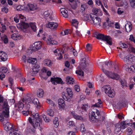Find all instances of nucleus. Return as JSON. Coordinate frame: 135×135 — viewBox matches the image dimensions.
<instances>
[{
    "label": "nucleus",
    "instance_id": "f257e3e1",
    "mask_svg": "<svg viewBox=\"0 0 135 135\" xmlns=\"http://www.w3.org/2000/svg\"><path fill=\"white\" fill-rule=\"evenodd\" d=\"M4 129L7 131H10L9 135H21V132L17 130H15V127L13 125L8 122L4 123Z\"/></svg>",
    "mask_w": 135,
    "mask_h": 135
},
{
    "label": "nucleus",
    "instance_id": "f03ea898",
    "mask_svg": "<svg viewBox=\"0 0 135 135\" xmlns=\"http://www.w3.org/2000/svg\"><path fill=\"white\" fill-rule=\"evenodd\" d=\"M2 111L0 115V120L2 121L4 117L8 118L9 117V106L7 101L3 102L2 106Z\"/></svg>",
    "mask_w": 135,
    "mask_h": 135
},
{
    "label": "nucleus",
    "instance_id": "7ed1b4c3",
    "mask_svg": "<svg viewBox=\"0 0 135 135\" xmlns=\"http://www.w3.org/2000/svg\"><path fill=\"white\" fill-rule=\"evenodd\" d=\"M94 35L97 39L106 42V44L109 45H112V39L110 36L107 35L105 36L104 34L97 32H95Z\"/></svg>",
    "mask_w": 135,
    "mask_h": 135
},
{
    "label": "nucleus",
    "instance_id": "20e7f679",
    "mask_svg": "<svg viewBox=\"0 0 135 135\" xmlns=\"http://www.w3.org/2000/svg\"><path fill=\"white\" fill-rule=\"evenodd\" d=\"M32 117L33 118V120H35L36 122L35 124L32 122V119L30 117H29L28 120L30 123L32 125L33 127L35 128V127H37L38 125H40V123H41L42 122V119L40 118L39 114L38 113H33L31 114Z\"/></svg>",
    "mask_w": 135,
    "mask_h": 135
},
{
    "label": "nucleus",
    "instance_id": "39448f33",
    "mask_svg": "<svg viewBox=\"0 0 135 135\" xmlns=\"http://www.w3.org/2000/svg\"><path fill=\"white\" fill-rule=\"evenodd\" d=\"M30 26L33 31H36V27L35 23H34L30 22L29 24H28L24 22H22L17 26L18 28H20L22 29H26L29 27Z\"/></svg>",
    "mask_w": 135,
    "mask_h": 135
},
{
    "label": "nucleus",
    "instance_id": "423d86ee",
    "mask_svg": "<svg viewBox=\"0 0 135 135\" xmlns=\"http://www.w3.org/2000/svg\"><path fill=\"white\" fill-rule=\"evenodd\" d=\"M100 115V113L98 110H96L95 111L93 112L89 116V120L93 123L99 121Z\"/></svg>",
    "mask_w": 135,
    "mask_h": 135
},
{
    "label": "nucleus",
    "instance_id": "0eeeda50",
    "mask_svg": "<svg viewBox=\"0 0 135 135\" xmlns=\"http://www.w3.org/2000/svg\"><path fill=\"white\" fill-rule=\"evenodd\" d=\"M66 93H63V98L65 100L70 102L71 100L70 99L73 96V94L71 89L69 88H68L66 90Z\"/></svg>",
    "mask_w": 135,
    "mask_h": 135
},
{
    "label": "nucleus",
    "instance_id": "6e6552de",
    "mask_svg": "<svg viewBox=\"0 0 135 135\" xmlns=\"http://www.w3.org/2000/svg\"><path fill=\"white\" fill-rule=\"evenodd\" d=\"M102 70L106 75L112 79L118 80L119 78V75L116 73H112L103 68L102 69Z\"/></svg>",
    "mask_w": 135,
    "mask_h": 135
},
{
    "label": "nucleus",
    "instance_id": "1a4fd4ad",
    "mask_svg": "<svg viewBox=\"0 0 135 135\" xmlns=\"http://www.w3.org/2000/svg\"><path fill=\"white\" fill-rule=\"evenodd\" d=\"M90 17L92 20V23L95 25L100 26L101 20L100 18L95 16L94 14L91 13L90 14Z\"/></svg>",
    "mask_w": 135,
    "mask_h": 135
},
{
    "label": "nucleus",
    "instance_id": "9d476101",
    "mask_svg": "<svg viewBox=\"0 0 135 135\" xmlns=\"http://www.w3.org/2000/svg\"><path fill=\"white\" fill-rule=\"evenodd\" d=\"M135 60V56L131 54L127 55L123 59V61L127 64H131L134 62Z\"/></svg>",
    "mask_w": 135,
    "mask_h": 135
},
{
    "label": "nucleus",
    "instance_id": "9b49d317",
    "mask_svg": "<svg viewBox=\"0 0 135 135\" xmlns=\"http://www.w3.org/2000/svg\"><path fill=\"white\" fill-rule=\"evenodd\" d=\"M50 81L54 85L57 84H62L63 83L61 78L58 77L52 78L51 79Z\"/></svg>",
    "mask_w": 135,
    "mask_h": 135
},
{
    "label": "nucleus",
    "instance_id": "f8f14e48",
    "mask_svg": "<svg viewBox=\"0 0 135 135\" xmlns=\"http://www.w3.org/2000/svg\"><path fill=\"white\" fill-rule=\"evenodd\" d=\"M47 44L49 45H52L57 44V42L50 35H49L47 38Z\"/></svg>",
    "mask_w": 135,
    "mask_h": 135
},
{
    "label": "nucleus",
    "instance_id": "ddd939ff",
    "mask_svg": "<svg viewBox=\"0 0 135 135\" xmlns=\"http://www.w3.org/2000/svg\"><path fill=\"white\" fill-rule=\"evenodd\" d=\"M86 59L84 57L82 59V61L84 62H82L80 65V67H81L84 71L87 73H88L89 72V69L87 68V65L85 63Z\"/></svg>",
    "mask_w": 135,
    "mask_h": 135
},
{
    "label": "nucleus",
    "instance_id": "4468645a",
    "mask_svg": "<svg viewBox=\"0 0 135 135\" xmlns=\"http://www.w3.org/2000/svg\"><path fill=\"white\" fill-rule=\"evenodd\" d=\"M37 9L36 6L31 4H28L26 7L25 10L26 11H34Z\"/></svg>",
    "mask_w": 135,
    "mask_h": 135
},
{
    "label": "nucleus",
    "instance_id": "2eb2a0df",
    "mask_svg": "<svg viewBox=\"0 0 135 135\" xmlns=\"http://www.w3.org/2000/svg\"><path fill=\"white\" fill-rule=\"evenodd\" d=\"M8 59V55L5 52L3 51L0 52V61H5Z\"/></svg>",
    "mask_w": 135,
    "mask_h": 135
},
{
    "label": "nucleus",
    "instance_id": "dca6fc26",
    "mask_svg": "<svg viewBox=\"0 0 135 135\" xmlns=\"http://www.w3.org/2000/svg\"><path fill=\"white\" fill-rule=\"evenodd\" d=\"M32 46L33 47V50H35V51H37L41 49V43L40 42H36L33 44Z\"/></svg>",
    "mask_w": 135,
    "mask_h": 135
},
{
    "label": "nucleus",
    "instance_id": "f3484780",
    "mask_svg": "<svg viewBox=\"0 0 135 135\" xmlns=\"http://www.w3.org/2000/svg\"><path fill=\"white\" fill-rule=\"evenodd\" d=\"M58 26V24L56 23L50 22L48 23L47 27L50 28L52 29H56Z\"/></svg>",
    "mask_w": 135,
    "mask_h": 135
},
{
    "label": "nucleus",
    "instance_id": "a211bd4d",
    "mask_svg": "<svg viewBox=\"0 0 135 135\" xmlns=\"http://www.w3.org/2000/svg\"><path fill=\"white\" fill-rule=\"evenodd\" d=\"M93 11L94 13L97 16H101L102 15L103 13L101 10L99 9L96 8H94L93 9Z\"/></svg>",
    "mask_w": 135,
    "mask_h": 135
},
{
    "label": "nucleus",
    "instance_id": "6ab92c4d",
    "mask_svg": "<svg viewBox=\"0 0 135 135\" xmlns=\"http://www.w3.org/2000/svg\"><path fill=\"white\" fill-rule=\"evenodd\" d=\"M115 128L114 131L115 134L119 133L121 129V126L120 125V123H117L115 124Z\"/></svg>",
    "mask_w": 135,
    "mask_h": 135
},
{
    "label": "nucleus",
    "instance_id": "aec40b11",
    "mask_svg": "<svg viewBox=\"0 0 135 135\" xmlns=\"http://www.w3.org/2000/svg\"><path fill=\"white\" fill-rule=\"evenodd\" d=\"M64 100L62 99H60L58 100V104L59 108L60 109H62L64 108L65 106Z\"/></svg>",
    "mask_w": 135,
    "mask_h": 135
},
{
    "label": "nucleus",
    "instance_id": "412c9836",
    "mask_svg": "<svg viewBox=\"0 0 135 135\" xmlns=\"http://www.w3.org/2000/svg\"><path fill=\"white\" fill-rule=\"evenodd\" d=\"M111 89V88L109 85H106L104 86L102 88V90L106 94L109 92L110 90Z\"/></svg>",
    "mask_w": 135,
    "mask_h": 135
},
{
    "label": "nucleus",
    "instance_id": "4be33fe9",
    "mask_svg": "<svg viewBox=\"0 0 135 135\" xmlns=\"http://www.w3.org/2000/svg\"><path fill=\"white\" fill-rule=\"evenodd\" d=\"M120 123L121 126V129H125L126 127V126L127 125H128L129 126H132V123H126H126L125 121L124 120L121 122Z\"/></svg>",
    "mask_w": 135,
    "mask_h": 135
},
{
    "label": "nucleus",
    "instance_id": "5701e85b",
    "mask_svg": "<svg viewBox=\"0 0 135 135\" xmlns=\"http://www.w3.org/2000/svg\"><path fill=\"white\" fill-rule=\"evenodd\" d=\"M72 115L74 118L77 120L82 121H84L85 120V118H84L81 116L79 115L73 113L72 114Z\"/></svg>",
    "mask_w": 135,
    "mask_h": 135
},
{
    "label": "nucleus",
    "instance_id": "b1692460",
    "mask_svg": "<svg viewBox=\"0 0 135 135\" xmlns=\"http://www.w3.org/2000/svg\"><path fill=\"white\" fill-rule=\"evenodd\" d=\"M11 37L12 39L16 40H19L21 38L19 34L17 33H14L13 34L11 35Z\"/></svg>",
    "mask_w": 135,
    "mask_h": 135
},
{
    "label": "nucleus",
    "instance_id": "393cba45",
    "mask_svg": "<svg viewBox=\"0 0 135 135\" xmlns=\"http://www.w3.org/2000/svg\"><path fill=\"white\" fill-rule=\"evenodd\" d=\"M66 82L69 84H73L74 82V79L68 76L66 78Z\"/></svg>",
    "mask_w": 135,
    "mask_h": 135
},
{
    "label": "nucleus",
    "instance_id": "a878e982",
    "mask_svg": "<svg viewBox=\"0 0 135 135\" xmlns=\"http://www.w3.org/2000/svg\"><path fill=\"white\" fill-rule=\"evenodd\" d=\"M125 27L126 31L127 32H129L132 30V24L130 23H127Z\"/></svg>",
    "mask_w": 135,
    "mask_h": 135
},
{
    "label": "nucleus",
    "instance_id": "bb28decb",
    "mask_svg": "<svg viewBox=\"0 0 135 135\" xmlns=\"http://www.w3.org/2000/svg\"><path fill=\"white\" fill-rule=\"evenodd\" d=\"M98 102L96 103L95 104L93 105L92 106L96 107H100L102 106L100 105L102 104V102L100 99H98Z\"/></svg>",
    "mask_w": 135,
    "mask_h": 135
},
{
    "label": "nucleus",
    "instance_id": "cd10ccee",
    "mask_svg": "<svg viewBox=\"0 0 135 135\" xmlns=\"http://www.w3.org/2000/svg\"><path fill=\"white\" fill-rule=\"evenodd\" d=\"M54 53L56 54L55 55H58L59 56V57L57 58L58 59H61L62 58V54L61 53L60 51L58 49H56L54 51Z\"/></svg>",
    "mask_w": 135,
    "mask_h": 135
},
{
    "label": "nucleus",
    "instance_id": "c85d7f7f",
    "mask_svg": "<svg viewBox=\"0 0 135 135\" xmlns=\"http://www.w3.org/2000/svg\"><path fill=\"white\" fill-rule=\"evenodd\" d=\"M107 94L109 97L113 98L115 96V93L113 89H111Z\"/></svg>",
    "mask_w": 135,
    "mask_h": 135
},
{
    "label": "nucleus",
    "instance_id": "c756f323",
    "mask_svg": "<svg viewBox=\"0 0 135 135\" xmlns=\"http://www.w3.org/2000/svg\"><path fill=\"white\" fill-rule=\"evenodd\" d=\"M44 92L42 89H39L37 91V94L38 96L40 98H42L43 96Z\"/></svg>",
    "mask_w": 135,
    "mask_h": 135
},
{
    "label": "nucleus",
    "instance_id": "7c9ffc66",
    "mask_svg": "<svg viewBox=\"0 0 135 135\" xmlns=\"http://www.w3.org/2000/svg\"><path fill=\"white\" fill-rule=\"evenodd\" d=\"M46 102L51 108H53L56 106V105L55 103L51 99H47Z\"/></svg>",
    "mask_w": 135,
    "mask_h": 135
},
{
    "label": "nucleus",
    "instance_id": "2f4dec72",
    "mask_svg": "<svg viewBox=\"0 0 135 135\" xmlns=\"http://www.w3.org/2000/svg\"><path fill=\"white\" fill-rule=\"evenodd\" d=\"M43 63L45 66H50L51 65V61L49 59H46L43 61Z\"/></svg>",
    "mask_w": 135,
    "mask_h": 135
},
{
    "label": "nucleus",
    "instance_id": "473e14b6",
    "mask_svg": "<svg viewBox=\"0 0 135 135\" xmlns=\"http://www.w3.org/2000/svg\"><path fill=\"white\" fill-rule=\"evenodd\" d=\"M24 107V104L23 103L20 102H19L17 104H16L15 106V107H18V108L20 109L19 110H21Z\"/></svg>",
    "mask_w": 135,
    "mask_h": 135
},
{
    "label": "nucleus",
    "instance_id": "72a5a7b5",
    "mask_svg": "<svg viewBox=\"0 0 135 135\" xmlns=\"http://www.w3.org/2000/svg\"><path fill=\"white\" fill-rule=\"evenodd\" d=\"M31 103L35 105L36 108L38 107V104H39V102L37 99L36 98H34L32 100Z\"/></svg>",
    "mask_w": 135,
    "mask_h": 135
},
{
    "label": "nucleus",
    "instance_id": "f704fd0d",
    "mask_svg": "<svg viewBox=\"0 0 135 135\" xmlns=\"http://www.w3.org/2000/svg\"><path fill=\"white\" fill-rule=\"evenodd\" d=\"M27 62L30 63L34 64L37 62V60L36 58H31L27 60Z\"/></svg>",
    "mask_w": 135,
    "mask_h": 135
},
{
    "label": "nucleus",
    "instance_id": "c9c22d12",
    "mask_svg": "<svg viewBox=\"0 0 135 135\" xmlns=\"http://www.w3.org/2000/svg\"><path fill=\"white\" fill-rule=\"evenodd\" d=\"M80 69H78L76 71V73L79 75L80 76H82L84 75V73L83 71L81 70V69H83L81 67H80Z\"/></svg>",
    "mask_w": 135,
    "mask_h": 135
},
{
    "label": "nucleus",
    "instance_id": "e433bc0d",
    "mask_svg": "<svg viewBox=\"0 0 135 135\" xmlns=\"http://www.w3.org/2000/svg\"><path fill=\"white\" fill-rule=\"evenodd\" d=\"M58 118L57 117L55 118V120H53V123L54 126L55 128H57L59 125V122H58Z\"/></svg>",
    "mask_w": 135,
    "mask_h": 135
},
{
    "label": "nucleus",
    "instance_id": "4c0bfd02",
    "mask_svg": "<svg viewBox=\"0 0 135 135\" xmlns=\"http://www.w3.org/2000/svg\"><path fill=\"white\" fill-rule=\"evenodd\" d=\"M38 72V71H37L36 69H32V71L30 72V74L32 76H35Z\"/></svg>",
    "mask_w": 135,
    "mask_h": 135
},
{
    "label": "nucleus",
    "instance_id": "58836bf2",
    "mask_svg": "<svg viewBox=\"0 0 135 135\" xmlns=\"http://www.w3.org/2000/svg\"><path fill=\"white\" fill-rule=\"evenodd\" d=\"M7 70V68L5 67H3L0 68V72L1 73H6Z\"/></svg>",
    "mask_w": 135,
    "mask_h": 135
},
{
    "label": "nucleus",
    "instance_id": "ea45409f",
    "mask_svg": "<svg viewBox=\"0 0 135 135\" xmlns=\"http://www.w3.org/2000/svg\"><path fill=\"white\" fill-rule=\"evenodd\" d=\"M26 7L21 5L18 6L17 7V9L18 11H20L23 10H25Z\"/></svg>",
    "mask_w": 135,
    "mask_h": 135
},
{
    "label": "nucleus",
    "instance_id": "a19ab883",
    "mask_svg": "<svg viewBox=\"0 0 135 135\" xmlns=\"http://www.w3.org/2000/svg\"><path fill=\"white\" fill-rule=\"evenodd\" d=\"M72 23L73 26H74L76 28L78 24V21L76 19H74L72 20Z\"/></svg>",
    "mask_w": 135,
    "mask_h": 135
},
{
    "label": "nucleus",
    "instance_id": "79ce46f5",
    "mask_svg": "<svg viewBox=\"0 0 135 135\" xmlns=\"http://www.w3.org/2000/svg\"><path fill=\"white\" fill-rule=\"evenodd\" d=\"M42 118L44 119V120L46 122H49L50 120L49 119L48 117H47L44 114H43L42 115Z\"/></svg>",
    "mask_w": 135,
    "mask_h": 135
},
{
    "label": "nucleus",
    "instance_id": "37998d69",
    "mask_svg": "<svg viewBox=\"0 0 135 135\" xmlns=\"http://www.w3.org/2000/svg\"><path fill=\"white\" fill-rule=\"evenodd\" d=\"M22 113V114L25 116H27L29 114L30 115V114H31L32 112L31 111H30L29 110L27 111H23Z\"/></svg>",
    "mask_w": 135,
    "mask_h": 135
},
{
    "label": "nucleus",
    "instance_id": "c03bdc74",
    "mask_svg": "<svg viewBox=\"0 0 135 135\" xmlns=\"http://www.w3.org/2000/svg\"><path fill=\"white\" fill-rule=\"evenodd\" d=\"M120 82L121 84V85L123 86H126V87H127L128 86L127 85V83L126 81L125 80H120Z\"/></svg>",
    "mask_w": 135,
    "mask_h": 135
},
{
    "label": "nucleus",
    "instance_id": "a18cd8bd",
    "mask_svg": "<svg viewBox=\"0 0 135 135\" xmlns=\"http://www.w3.org/2000/svg\"><path fill=\"white\" fill-rule=\"evenodd\" d=\"M83 18L84 21H86L89 20V15L87 14H84L83 15Z\"/></svg>",
    "mask_w": 135,
    "mask_h": 135
},
{
    "label": "nucleus",
    "instance_id": "49530a36",
    "mask_svg": "<svg viewBox=\"0 0 135 135\" xmlns=\"http://www.w3.org/2000/svg\"><path fill=\"white\" fill-rule=\"evenodd\" d=\"M131 46L129 45H127L124 43H122L121 45V47L123 48H128L129 49Z\"/></svg>",
    "mask_w": 135,
    "mask_h": 135
},
{
    "label": "nucleus",
    "instance_id": "de8ad7c7",
    "mask_svg": "<svg viewBox=\"0 0 135 135\" xmlns=\"http://www.w3.org/2000/svg\"><path fill=\"white\" fill-rule=\"evenodd\" d=\"M32 100L31 99L30 97L27 96L26 98L25 101L26 103H32Z\"/></svg>",
    "mask_w": 135,
    "mask_h": 135
},
{
    "label": "nucleus",
    "instance_id": "09e8293b",
    "mask_svg": "<svg viewBox=\"0 0 135 135\" xmlns=\"http://www.w3.org/2000/svg\"><path fill=\"white\" fill-rule=\"evenodd\" d=\"M127 132L128 134L130 135L132 134V130L131 128L128 127L127 129Z\"/></svg>",
    "mask_w": 135,
    "mask_h": 135
},
{
    "label": "nucleus",
    "instance_id": "8fccbe9b",
    "mask_svg": "<svg viewBox=\"0 0 135 135\" xmlns=\"http://www.w3.org/2000/svg\"><path fill=\"white\" fill-rule=\"evenodd\" d=\"M130 1L131 6L135 8V0H130Z\"/></svg>",
    "mask_w": 135,
    "mask_h": 135
},
{
    "label": "nucleus",
    "instance_id": "3c124183",
    "mask_svg": "<svg viewBox=\"0 0 135 135\" xmlns=\"http://www.w3.org/2000/svg\"><path fill=\"white\" fill-rule=\"evenodd\" d=\"M48 115L50 116H53L54 115V112L52 109H50L48 111Z\"/></svg>",
    "mask_w": 135,
    "mask_h": 135
},
{
    "label": "nucleus",
    "instance_id": "603ef678",
    "mask_svg": "<svg viewBox=\"0 0 135 135\" xmlns=\"http://www.w3.org/2000/svg\"><path fill=\"white\" fill-rule=\"evenodd\" d=\"M91 46L90 44H88L86 45V49L87 51H91Z\"/></svg>",
    "mask_w": 135,
    "mask_h": 135
},
{
    "label": "nucleus",
    "instance_id": "864d4df0",
    "mask_svg": "<svg viewBox=\"0 0 135 135\" xmlns=\"http://www.w3.org/2000/svg\"><path fill=\"white\" fill-rule=\"evenodd\" d=\"M71 53L73 54L74 56H76L78 55V53L76 50L74 49H73L72 51H71Z\"/></svg>",
    "mask_w": 135,
    "mask_h": 135
},
{
    "label": "nucleus",
    "instance_id": "5fc2aeb1",
    "mask_svg": "<svg viewBox=\"0 0 135 135\" xmlns=\"http://www.w3.org/2000/svg\"><path fill=\"white\" fill-rule=\"evenodd\" d=\"M71 32V31L69 29H66L64 31L63 36L68 34L69 33H70Z\"/></svg>",
    "mask_w": 135,
    "mask_h": 135
},
{
    "label": "nucleus",
    "instance_id": "6e6d98bb",
    "mask_svg": "<svg viewBox=\"0 0 135 135\" xmlns=\"http://www.w3.org/2000/svg\"><path fill=\"white\" fill-rule=\"evenodd\" d=\"M105 24V25H108L109 26H111L112 24V23H111L110 21L109 18H108L106 20V22L104 23V24Z\"/></svg>",
    "mask_w": 135,
    "mask_h": 135
},
{
    "label": "nucleus",
    "instance_id": "4d7b16f0",
    "mask_svg": "<svg viewBox=\"0 0 135 135\" xmlns=\"http://www.w3.org/2000/svg\"><path fill=\"white\" fill-rule=\"evenodd\" d=\"M70 127H73L75 126V124L73 121H69L68 124Z\"/></svg>",
    "mask_w": 135,
    "mask_h": 135
},
{
    "label": "nucleus",
    "instance_id": "13d9d810",
    "mask_svg": "<svg viewBox=\"0 0 135 135\" xmlns=\"http://www.w3.org/2000/svg\"><path fill=\"white\" fill-rule=\"evenodd\" d=\"M1 10L2 12H4L5 13H7L8 12V9L7 7H4L2 8Z\"/></svg>",
    "mask_w": 135,
    "mask_h": 135
},
{
    "label": "nucleus",
    "instance_id": "bf43d9fd",
    "mask_svg": "<svg viewBox=\"0 0 135 135\" xmlns=\"http://www.w3.org/2000/svg\"><path fill=\"white\" fill-rule=\"evenodd\" d=\"M85 129L84 126V125L83 124H81L80 127V130L81 132H84L85 131Z\"/></svg>",
    "mask_w": 135,
    "mask_h": 135
},
{
    "label": "nucleus",
    "instance_id": "052dcab7",
    "mask_svg": "<svg viewBox=\"0 0 135 135\" xmlns=\"http://www.w3.org/2000/svg\"><path fill=\"white\" fill-rule=\"evenodd\" d=\"M40 67V66L38 65L37 64H36L33 66V69H36L37 71H38L39 70V69Z\"/></svg>",
    "mask_w": 135,
    "mask_h": 135
},
{
    "label": "nucleus",
    "instance_id": "680f3d73",
    "mask_svg": "<svg viewBox=\"0 0 135 135\" xmlns=\"http://www.w3.org/2000/svg\"><path fill=\"white\" fill-rule=\"evenodd\" d=\"M60 11L61 14L65 13H66V12L68 13L67 11L64 8H61L60 9Z\"/></svg>",
    "mask_w": 135,
    "mask_h": 135
},
{
    "label": "nucleus",
    "instance_id": "e2e57ef3",
    "mask_svg": "<svg viewBox=\"0 0 135 135\" xmlns=\"http://www.w3.org/2000/svg\"><path fill=\"white\" fill-rule=\"evenodd\" d=\"M74 89L75 91L77 92H79L80 91V89L79 86L78 85H76L74 86Z\"/></svg>",
    "mask_w": 135,
    "mask_h": 135
},
{
    "label": "nucleus",
    "instance_id": "0e129e2a",
    "mask_svg": "<svg viewBox=\"0 0 135 135\" xmlns=\"http://www.w3.org/2000/svg\"><path fill=\"white\" fill-rule=\"evenodd\" d=\"M88 105L87 104L83 105L82 106V108L85 111L86 110V109L88 108Z\"/></svg>",
    "mask_w": 135,
    "mask_h": 135
},
{
    "label": "nucleus",
    "instance_id": "69168bd1",
    "mask_svg": "<svg viewBox=\"0 0 135 135\" xmlns=\"http://www.w3.org/2000/svg\"><path fill=\"white\" fill-rule=\"evenodd\" d=\"M26 79L25 78H22L20 79V82L23 84H25V83Z\"/></svg>",
    "mask_w": 135,
    "mask_h": 135
},
{
    "label": "nucleus",
    "instance_id": "338daca9",
    "mask_svg": "<svg viewBox=\"0 0 135 135\" xmlns=\"http://www.w3.org/2000/svg\"><path fill=\"white\" fill-rule=\"evenodd\" d=\"M129 40L132 41H133L134 43H135V39H134V37L132 35H131L130 36Z\"/></svg>",
    "mask_w": 135,
    "mask_h": 135
},
{
    "label": "nucleus",
    "instance_id": "774afa93",
    "mask_svg": "<svg viewBox=\"0 0 135 135\" xmlns=\"http://www.w3.org/2000/svg\"><path fill=\"white\" fill-rule=\"evenodd\" d=\"M129 50L131 51L133 53L135 54V48L131 46L130 47L129 49Z\"/></svg>",
    "mask_w": 135,
    "mask_h": 135
}]
</instances>
